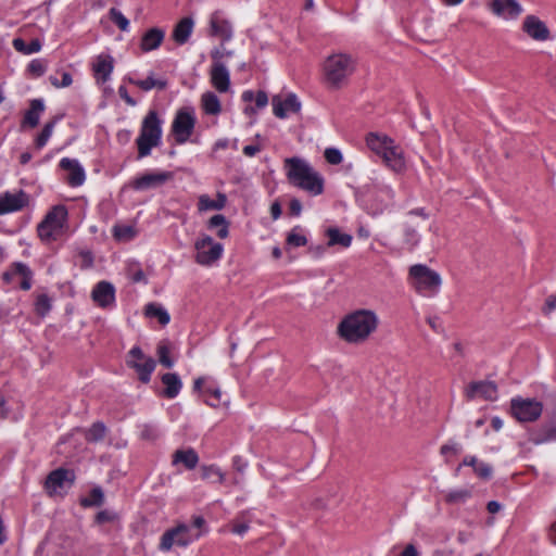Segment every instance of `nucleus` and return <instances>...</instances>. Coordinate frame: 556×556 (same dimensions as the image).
Instances as JSON below:
<instances>
[{
	"label": "nucleus",
	"mask_w": 556,
	"mask_h": 556,
	"mask_svg": "<svg viewBox=\"0 0 556 556\" xmlns=\"http://www.w3.org/2000/svg\"><path fill=\"white\" fill-rule=\"evenodd\" d=\"M379 319L371 309H357L348 314L338 325V334L348 343L361 344L377 330Z\"/></svg>",
	"instance_id": "nucleus-1"
},
{
	"label": "nucleus",
	"mask_w": 556,
	"mask_h": 556,
	"mask_svg": "<svg viewBox=\"0 0 556 556\" xmlns=\"http://www.w3.org/2000/svg\"><path fill=\"white\" fill-rule=\"evenodd\" d=\"M288 168L287 177L293 186L313 194L318 195L324 191V178L302 159L290 157L285 160Z\"/></svg>",
	"instance_id": "nucleus-2"
},
{
	"label": "nucleus",
	"mask_w": 556,
	"mask_h": 556,
	"mask_svg": "<svg viewBox=\"0 0 556 556\" xmlns=\"http://www.w3.org/2000/svg\"><path fill=\"white\" fill-rule=\"evenodd\" d=\"M356 68L355 60L348 53H332L324 62L323 72L326 84L333 89L345 86Z\"/></svg>",
	"instance_id": "nucleus-3"
},
{
	"label": "nucleus",
	"mask_w": 556,
	"mask_h": 556,
	"mask_svg": "<svg viewBox=\"0 0 556 556\" xmlns=\"http://www.w3.org/2000/svg\"><path fill=\"white\" fill-rule=\"evenodd\" d=\"M162 137V122L156 111H149L142 121L140 134L136 139L138 159L148 156L152 148L157 147Z\"/></svg>",
	"instance_id": "nucleus-4"
},
{
	"label": "nucleus",
	"mask_w": 556,
	"mask_h": 556,
	"mask_svg": "<svg viewBox=\"0 0 556 556\" xmlns=\"http://www.w3.org/2000/svg\"><path fill=\"white\" fill-rule=\"evenodd\" d=\"M409 276L415 280L418 292L428 291L434 294L441 286L440 275L426 265L417 264L409 268Z\"/></svg>",
	"instance_id": "nucleus-5"
},
{
	"label": "nucleus",
	"mask_w": 556,
	"mask_h": 556,
	"mask_svg": "<svg viewBox=\"0 0 556 556\" xmlns=\"http://www.w3.org/2000/svg\"><path fill=\"white\" fill-rule=\"evenodd\" d=\"M126 364L137 372L142 383L150 381L151 374L156 366L155 361L151 356L146 355L139 346H134L128 352Z\"/></svg>",
	"instance_id": "nucleus-6"
},
{
	"label": "nucleus",
	"mask_w": 556,
	"mask_h": 556,
	"mask_svg": "<svg viewBox=\"0 0 556 556\" xmlns=\"http://www.w3.org/2000/svg\"><path fill=\"white\" fill-rule=\"evenodd\" d=\"M201 533H197L194 536L190 534V529L185 523H179L178 526L167 529L162 538L159 545V548L163 552H168L174 544L178 546L186 547L193 540L199 539Z\"/></svg>",
	"instance_id": "nucleus-7"
},
{
	"label": "nucleus",
	"mask_w": 556,
	"mask_h": 556,
	"mask_svg": "<svg viewBox=\"0 0 556 556\" xmlns=\"http://www.w3.org/2000/svg\"><path fill=\"white\" fill-rule=\"evenodd\" d=\"M543 410L541 402L532 399H513L510 402L511 415L521 422L536 420Z\"/></svg>",
	"instance_id": "nucleus-8"
},
{
	"label": "nucleus",
	"mask_w": 556,
	"mask_h": 556,
	"mask_svg": "<svg viewBox=\"0 0 556 556\" xmlns=\"http://www.w3.org/2000/svg\"><path fill=\"white\" fill-rule=\"evenodd\" d=\"M197 251L195 262L203 266H210L218 261L223 254V245L213 241L212 237L203 236L194 243Z\"/></svg>",
	"instance_id": "nucleus-9"
},
{
	"label": "nucleus",
	"mask_w": 556,
	"mask_h": 556,
	"mask_svg": "<svg viewBox=\"0 0 556 556\" xmlns=\"http://www.w3.org/2000/svg\"><path fill=\"white\" fill-rule=\"evenodd\" d=\"M195 118L186 110H179L172 124V132L178 144L185 143L193 132Z\"/></svg>",
	"instance_id": "nucleus-10"
},
{
	"label": "nucleus",
	"mask_w": 556,
	"mask_h": 556,
	"mask_svg": "<svg viewBox=\"0 0 556 556\" xmlns=\"http://www.w3.org/2000/svg\"><path fill=\"white\" fill-rule=\"evenodd\" d=\"M75 480V475L72 470L65 468H58L49 472L45 480L43 488L48 494V496L53 497L56 495H62L61 490L65 486L66 483L72 485Z\"/></svg>",
	"instance_id": "nucleus-11"
},
{
	"label": "nucleus",
	"mask_w": 556,
	"mask_h": 556,
	"mask_svg": "<svg viewBox=\"0 0 556 556\" xmlns=\"http://www.w3.org/2000/svg\"><path fill=\"white\" fill-rule=\"evenodd\" d=\"M464 392L468 401H472L476 397H482L485 401H495L497 399V386L489 380L472 381L465 388Z\"/></svg>",
	"instance_id": "nucleus-12"
},
{
	"label": "nucleus",
	"mask_w": 556,
	"mask_h": 556,
	"mask_svg": "<svg viewBox=\"0 0 556 556\" xmlns=\"http://www.w3.org/2000/svg\"><path fill=\"white\" fill-rule=\"evenodd\" d=\"M491 11L503 18H517L522 9L516 0H491L489 3Z\"/></svg>",
	"instance_id": "nucleus-13"
},
{
	"label": "nucleus",
	"mask_w": 556,
	"mask_h": 556,
	"mask_svg": "<svg viewBox=\"0 0 556 556\" xmlns=\"http://www.w3.org/2000/svg\"><path fill=\"white\" fill-rule=\"evenodd\" d=\"M173 174L169 172L162 173H147L138 178H136L131 186L136 190H146L150 188H155L164 185L167 180L172 179Z\"/></svg>",
	"instance_id": "nucleus-14"
},
{
	"label": "nucleus",
	"mask_w": 556,
	"mask_h": 556,
	"mask_svg": "<svg viewBox=\"0 0 556 556\" xmlns=\"http://www.w3.org/2000/svg\"><path fill=\"white\" fill-rule=\"evenodd\" d=\"M28 197L24 191L17 193L5 192L0 195V215L22 210L27 205Z\"/></svg>",
	"instance_id": "nucleus-15"
},
{
	"label": "nucleus",
	"mask_w": 556,
	"mask_h": 556,
	"mask_svg": "<svg viewBox=\"0 0 556 556\" xmlns=\"http://www.w3.org/2000/svg\"><path fill=\"white\" fill-rule=\"evenodd\" d=\"M522 30L534 40L544 41L549 38V30L547 26L534 15H528L525 18Z\"/></svg>",
	"instance_id": "nucleus-16"
},
{
	"label": "nucleus",
	"mask_w": 556,
	"mask_h": 556,
	"mask_svg": "<svg viewBox=\"0 0 556 556\" xmlns=\"http://www.w3.org/2000/svg\"><path fill=\"white\" fill-rule=\"evenodd\" d=\"M60 167L68 173L66 181L72 187H78L86 179L85 170L77 160L64 157L60 161Z\"/></svg>",
	"instance_id": "nucleus-17"
},
{
	"label": "nucleus",
	"mask_w": 556,
	"mask_h": 556,
	"mask_svg": "<svg viewBox=\"0 0 556 556\" xmlns=\"http://www.w3.org/2000/svg\"><path fill=\"white\" fill-rule=\"evenodd\" d=\"M274 114L279 118H285L287 112L298 113L301 110V102L294 93H289L285 101L279 96L273 97L271 100Z\"/></svg>",
	"instance_id": "nucleus-18"
},
{
	"label": "nucleus",
	"mask_w": 556,
	"mask_h": 556,
	"mask_svg": "<svg viewBox=\"0 0 556 556\" xmlns=\"http://www.w3.org/2000/svg\"><path fill=\"white\" fill-rule=\"evenodd\" d=\"M91 298L101 307L112 305L115 300L114 286L108 281H100L93 288Z\"/></svg>",
	"instance_id": "nucleus-19"
},
{
	"label": "nucleus",
	"mask_w": 556,
	"mask_h": 556,
	"mask_svg": "<svg viewBox=\"0 0 556 556\" xmlns=\"http://www.w3.org/2000/svg\"><path fill=\"white\" fill-rule=\"evenodd\" d=\"M211 83L217 91H228L230 87V77L224 63H213L211 67Z\"/></svg>",
	"instance_id": "nucleus-20"
},
{
	"label": "nucleus",
	"mask_w": 556,
	"mask_h": 556,
	"mask_svg": "<svg viewBox=\"0 0 556 556\" xmlns=\"http://www.w3.org/2000/svg\"><path fill=\"white\" fill-rule=\"evenodd\" d=\"M114 68V60L109 54H101L97 56L92 65L94 77L98 83H105L109 80Z\"/></svg>",
	"instance_id": "nucleus-21"
},
{
	"label": "nucleus",
	"mask_w": 556,
	"mask_h": 556,
	"mask_svg": "<svg viewBox=\"0 0 556 556\" xmlns=\"http://www.w3.org/2000/svg\"><path fill=\"white\" fill-rule=\"evenodd\" d=\"M165 37V31L159 27L148 29L141 38L140 48L143 52H150L157 49Z\"/></svg>",
	"instance_id": "nucleus-22"
},
{
	"label": "nucleus",
	"mask_w": 556,
	"mask_h": 556,
	"mask_svg": "<svg viewBox=\"0 0 556 556\" xmlns=\"http://www.w3.org/2000/svg\"><path fill=\"white\" fill-rule=\"evenodd\" d=\"M193 24V20L190 16L181 18L173 29V40L179 46L187 43L192 34Z\"/></svg>",
	"instance_id": "nucleus-23"
},
{
	"label": "nucleus",
	"mask_w": 556,
	"mask_h": 556,
	"mask_svg": "<svg viewBox=\"0 0 556 556\" xmlns=\"http://www.w3.org/2000/svg\"><path fill=\"white\" fill-rule=\"evenodd\" d=\"M366 142L371 151L383 156L394 141L386 135L370 132L367 135Z\"/></svg>",
	"instance_id": "nucleus-24"
},
{
	"label": "nucleus",
	"mask_w": 556,
	"mask_h": 556,
	"mask_svg": "<svg viewBox=\"0 0 556 556\" xmlns=\"http://www.w3.org/2000/svg\"><path fill=\"white\" fill-rule=\"evenodd\" d=\"M198 463H199V456L193 448L177 450L173 454L172 464L174 466L178 465V464H182L186 469L192 470L197 467Z\"/></svg>",
	"instance_id": "nucleus-25"
},
{
	"label": "nucleus",
	"mask_w": 556,
	"mask_h": 556,
	"mask_svg": "<svg viewBox=\"0 0 556 556\" xmlns=\"http://www.w3.org/2000/svg\"><path fill=\"white\" fill-rule=\"evenodd\" d=\"M162 383L165 386L162 394L167 399H174L178 395L182 383L179 376L175 372H166L161 377Z\"/></svg>",
	"instance_id": "nucleus-26"
},
{
	"label": "nucleus",
	"mask_w": 556,
	"mask_h": 556,
	"mask_svg": "<svg viewBox=\"0 0 556 556\" xmlns=\"http://www.w3.org/2000/svg\"><path fill=\"white\" fill-rule=\"evenodd\" d=\"M382 159L384 163L396 173H401L405 168V160L403 157L402 151L399 149V147L394 146V142L384 153Z\"/></svg>",
	"instance_id": "nucleus-27"
},
{
	"label": "nucleus",
	"mask_w": 556,
	"mask_h": 556,
	"mask_svg": "<svg viewBox=\"0 0 556 556\" xmlns=\"http://www.w3.org/2000/svg\"><path fill=\"white\" fill-rule=\"evenodd\" d=\"M67 211L64 205L54 206L45 217L46 224L51 225L59 232L62 231L64 223L66 222Z\"/></svg>",
	"instance_id": "nucleus-28"
},
{
	"label": "nucleus",
	"mask_w": 556,
	"mask_h": 556,
	"mask_svg": "<svg viewBox=\"0 0 556 556\" xmlns=\"http://www.w3.org/2000/svg\"><path fill=\"white\" fill-rule=\"evenodd\" d=\"M45 110L43 101L40 99H34L30 101V108L25 113L23 125H28L34 128L39 124V115Z\"/></svg>",
	"instance_id": "nucleus-29"
},
{
	"label": "nucleus",
	"mask_w": 556,
	"mask_h": 556,
	"mask_svg": "<svg viewBox=\"0 0 556 556\" xmlns=\"http://www.w3.org/2000/svg\"><path fill=\"white\" fill-rule=\"evenodd\" d=\"M129 84H132L139 87L143 91H149L152 88H157L160 90H164L167 87L166 79H156L150 74L146 79H134L131 77L127 78Z\"/></svg>",
	"instance_id": "nucleus-30"
},
{
	"label": "nucleus",
	"mask_w": 556,
	"mask_h": 556,
	"mask_svg": "<svg viewBox=\"0 0 556 556\" xmlns=\"http://www.w3.org/2000/svg\"><path fill=\"white\" fill-rule=\"evenodd\" d=\"M201 104L204 112L208 115H217L222 111L219 99L212 91H206L202 94Z\"/></svg>",
	"instance_id": "nucleus-31"
},
{
	"label": "nucleus",
	"mask_w": 556,
	"mask_h": 556,
	"mask_svg": "<svg viewBox=\"0 0 556 556\" xmlns=\"http://www.w3.org/2000/svg\"><path fill=\"white\" fill-rule=\"evenodd\" d=\"M211 35L218 36L223 40H229L232 35L229 22L213 16L211 18Z\"/></svg>",
	"instance_id": "nucleus-32"
},
{
	"label": "nucleus",
	"mask_w": 556,
	"mask_h": 556,
	"mask_svg": "<svg viewBox=\"0 0 556 556\" xmlns=\"http://www.w3.org/2000/svg\"><path fill=\"white\" fill-rule=\"evenodd\" d=\"M326 235L329 238L327 247H333L338 244L343 248H349L352 243V236L340 232L338 228H328Z\"/></svg>",
	"instance_id": "nucleus-33"
},
{
	"label": "nucleus",
	"mask_w": 556,
	"mask_h": 556,
	"mask_svg": "<svg viewBox=\"0 0 556 556\" xmlns=\"http://www.w3.org/2000/svg\"><path fill=\"white\" fill-rule=\"evenodd\" d=\"M106 427L103 422L97 421L91 425L85 432V439L89 443H97L102 441L106 435Z\"/></svg>",
	"instance_id": "nucleus-34"
},
{
	"label": "nucleus",
	"mask_w": 556,
	"mask_h": 556,
	"mask_svg": "<svg viewBox=\"0 0 556 556\" xmlns=\"http://www.w3.org/2000/svg\"><path fill=\"white\" fill-rule=\"evenodd\" d=\"M226 195L223 193L217 194V200H212L207 195H201L199 198V210H222L226 204Z\"/></svg>",
	"instance_id": "nucleus-35"
},
{
	"label": "nucleus",
	"mask_w": 556,
	"mask_h": 556,
	"mask_svg": "<svg viewBox=\"0 0 556 556\" xmlns=\"http://www.w3.org/2000/svg\"><path fill=\"white\" fill-rule=\"evenodd\" d=\"M104 503V493L100 486H94L87 497L80 498L83 507H100Z\"/></svg>",
	"instance_id": "nucleus-36"
},
{
	"label": "nucleus",
	"mask_w": 556,
	"mask_h": 556,
	"mask_svg": "<svg viewBox=\"0 0 556 556\" xmlns=\"http://www.w3.org/2000/svg\"><path fill=\"white\" fill-rule=\"evenodd\" d=\"M144 314L148 317L157 318L161 325L165 326L169 323V314L161 305L150 303L144 308Z\"/></svg>",
	"instance_id": "nucleus-37"
},
{
	"label": "nucleus",
	"mask_w": 556,
	"mask_h": 556,
	"mask_svg": "<svg viewBox=\"0 0 556 556\" xmlns=\"http://www.w3.org/2000/svg\"><path fill=\"white\" fill-rule=\"evenodd\" d=\"M13 47L17 52L23 54H31L38 52L41 49V42L39 39H33L29 45H26L22 38H15L13 40Z\"/></svg>",
	"instance_id": "nucleus-38"
},
{
	"label": "nucleus",
	"mask_w": 556,
	"mask_h": 556,
	"mask_svg": "<svg viewBox=\"0 0 556 556\" xmlns=\"http://www.w3.org/2000/svg\"><path fill=\"white\" fill-rule=\"evenodd\" d=\"M208 227L210 228L220 227L218 232H217V236L220 239L227 238V236H228V222H227V219H226V217L224 215L217 214V215L212 216L210 218V220H208Z\"/></svg>",
	"instance_id": "nucleus-39"
},
{
	"label": "nucleus",
	"mask_w": 556,
	"mask_h": 556,
	"mask_svg": "<svg viewBox=\"0 0 556 556\" xmlns=\"http://www.w3.org/2000/svg\"><path fill=\"white\" fill-rule=\"evenodd\" d=\"M58 118H59L58 116L54 117L53 119H51L43 126L41 132L38 135V137L35 140V146L37 149H41L48 142V140L51 137V134L53 131V128L58 122Z\"/></svg>",
	"instance_id": "nucleus-40"
},
{
	"label": "nucleus",
	"mask_w": 556,
	"mask_h": 556,
	"mask_svg": "<svg viewBox=\"0 0 556 556\" xmlns=\"http://www.w3.org/2000/svg\"><path fill=\"white\" fill-rule=\"evenodd\" d=\"M404 242L410 247H415L419 242V236L417 231V225L407 220L404 224Z\"/></svg>",
	"instance_id": "nucleus-41"
},
{
	"label": "nucleus",
	"mask_w": 556,
	"mask_h": 556,
	"mask_svg": "<svg viewBox=\"0 0 556 556\" xmlns=\"http://www.w3.org/2000/svg\"><path fill=\"white\" fill-rule=\"evenodd\" d=\"M169 353V343L167 341L160 342L157 345L159 362L166 368H172L174 366V361L170 358Z\"/></svg>",
	"instance_id": "nucleus-42"
},
{
	"label": "nucleus",
	"mask_w": 556,
	"mask_h": 556,
	"mask_svg": "<svg viewBox=\"0 0 556 556\" xmlns=\"http://www.w3.org/2000/svg\"><path fill=\"white\" fill-rule=\"evenodd\" d=\"M137 231L132 226H115L113 229L114 238L119 241H129L136 236Z\"/></svg>",
	"instance_id": "nucleus-43"
},
{
	"label": "nucleus",
	"mask_w": 556,
	"mask_h": 556,
	"mask_svg": "<svg viewBox=\"0 0 556 556\" xmlns=\"http://www.w3.org/2000/svg\"><path fill=\"white\" fill-rule=\"evenodd\" d=\"M471 496V492L467 489L451 491L446 496L445 501L450 504H458L465 502Z\"/></svg>",
	"instance_id": "nucleus-44"
},
{
	"label": "nucleus",
	"mask_w": 556,
	"mask_h": 556,
	"mask_svg": "<svg viewBox=\"0 0 556 556\" xmlns=\"http://www.w3.org/2000/svg\"><path fill=\"white\" fill-rule=\"evenodd\" d=\"M110 20L117 25V27L126 31L129 26V21L115 8H112L109 12Z\"/></svg>",
	"instance_id": "nucleus-45"
},
{
	"label": "nucleus",
	"mask_w": 556,
	"mask_h": 556,
	"mask_svg": "<svg viewBox=\"0 0 556 556\" xmlns=\"http://www.w3.org/2000/svg\"><path fill=\"white\" fill-rule=\"evenodd\" d=\"M201 477L204 480H208L213 477H217L218 482L223 483L225 480V475L214 465L211 466H202L201 467Z\"/></svg>",
	"instance_id": "nucleus-46"
},
{
	"label": "nucleus",
	"mask_w": 556,
	"mask_h": 556,
	"mask_svg": "<svg viewBox=\"0 0 556 556\" xmlns=\"http://www.w3.org/2000/svg\"><path fill=\"white\" fill-rule=\"evenodd\" d=\"M38 236L42 240H50L55 239V237L60 233L56 229H54L51 225L46 224L45 220H42L37 228Z\"/></svg>",
	"instance_id": "nucleus-47"
},
{
	"label": "nucleus",
	"mask_w": 556,
	"mask_h": 556,
	"mask_svg": "<svg viewBox=\"0 0 556 556\" xmlns=\"http://www.w3.org/2000/svg\"><path fill=\"white\" fill-rule=\"evenodd\" d=\"M47 70V63L43 60L35 59L33 60L27 67V71L30 75L35 77H40L45 74Z\"/></svg>",
	"instance_id": "nucleus-48"
},
{
	"label": "nucleus",
	"mask_w": 556,
	"mask_h": 556,
	"mask_svg": "<svg viewBox=\"0 0 556 556\" xmlns=\"http://www.w3.org/2000/svg\"><path fill=\"white\" fill-rule=\"evenodd\" d=\"M127 273L132 282H146V275L138 263H130Z\"/></svg>",
	"instance_id": "nucleus-49"
},
{
	"label": "nucleus",
	"mask_w": 556,
	"mask_h": 556,
	"mask_svg": "<svg viewBox=\"0 0 556 556\" xmlns=\"http://www.w3.org/2000/svg\"><path fill=\"white\" fill-rule=\"evenodd\" d=\"M36 312L40 316H45L51 309L50 299L46 294H40L36 300Z\"/></svg>",
	"instance_id": "nucleus-50"
},
{
	"label": "nucleus",
	"mask_w": 556,
	"mask_h": 556,
	"mask_svg": "<svg viewBox=\"0 0 556 556\" xmlns=\"http://www.w3.org/2000/svg\"><path fill=\"white\" fill-rule=\"evenodd\" d=\"M298 228L299 227H295L294 229H292L288 233V236H287V244L292 245V247H303V245H306L307 239H306L305 236L295 232V230Z\"/></svg>",
	"instance_id": "nucleus-51"
},
{
	"label": "nucleus",
	"mask_w": 556,
	"mask_h": 556,
	"mask_svg": "<svg viewBox=\"0 0 556 556\" xmlns=\"http://www.w3.org/2000/svg\"><path fill=\"white\" fill-rule=\"evenodd\" d=\"M326 161L331 165H338L342 162V153L336 148H327L324 152Z\"/></svg>",
	"instance_id": "nucleus-52"
},
{
	"label": "nucleus",
	"mask_w": 556,
	"mask_h": 556,
	"mask_svg": "<svg viewBox=\"0 0 556 556\" xmlns=\"http://www.w3.org/2000/svg\"><path fill=\"white\" fill-rule=\"evenodd\" d=\"M204 394H210L208 397L205 399V403L212 407H217L220 404L222 392L218 388L215 389H206Z\"/></svg>",
	"instance_id": "nucleus-53"
},
{
	"label": "nucleus",
	"mask_w": 556,
	"mask_h": 556,
	"mask_svg": "<svg viewBox=\"0 0 556 556\" xmlns=\"http://www.w3.org/2000/svg\"><path fill=\"white\" fill-rule=\"evenodd\" d=\"M118 519V515L114 511H110L108 509L101 510L96 515V522L99 525L105 522H114Z\"/></svg>",
	"instance_id": "nucleus-54"
},
{
	"label": "nucleus",
	"mask_w": 556,
	"mask_h": 556,
	"mask_svg": "<svg viewBox=\"0 0 556 556\" xmlns=\"http://www.w3.org/2000/svg\"><path fill=\"white\" fill-rule=\"evenodd\" d=\"M475 473L479 478L488 480L492 476V467L483 462H478L477 466H475Z\"/></svg>",
	"instance_id": "nucleus-55"
},
{
	"label": "nucleus",
	"mask_w": 556,
	"mask_h": 556,
	"mask_svg": "<svg viewBox=\"0 0 556 556\" xmlns=\"http://www.w3.org/2000/svg\"><path fill=\"white\" fill-rule=\"evenodd\" d=\"M49 80L51 83L52 86L56 87V88H60V87H68L72 85L73 83V79H72V76L70 73L67 72H64L62 74V81L59 83L58 78L54 77V76H50L49 77Z\"/></svg>",
	"instance_id": "nucleus-56"
},
{
	"label": "nucleus",
	"mask_w": 556,
	"mask_h": 556,
	"mask_svg": "<svg viewBox=\"0 0 556 556\" xmlns=\"http://www.w3.org/2000/svg\"><path fill=\"white\" fill-rule=\"evenodd\" d=\"M232 52L226 50L224 47L216 48L211 52L213 63H223L222 60L227 56H231Z\"/></svg>",
	"instance_id": "nucleus-57"
},
{
	"label": "nucleus",
	"mask_w": 556,
	"mask_h": 556,
	"mask_svg": "<svg viewBox=\"0 0 556 556\" xmlns=\"http://www.w3.org/2000/svg\"><path fill=\"white\" fill-rule=\"evenodd\" d=\"M554 309H556V293L548 295L541 308L545 316L549 315Z\"/></svg>",
	"instance_id": "nucleus-58"
},
{
	"label": "nucleus",
	"mask_w": 556,
	"mask_h": 556,
	"mask_svg": "<svg viewBox=\"0 0 556 556\" xmlns=\"http://www.w3.org/2000/svg\"><path fill=\"white\" fill-rule=\"evenodd\" d=\"M159 437L157 431L154 427L146 425L141 431V439L147 441H154Z\"/></svg>",
	"instance_id": "nucleus-59"
},
{
	"label": "nucleus",
	"mask_w": 556,
	"mask_h": 556,
	"mask_svg": "<svg viewBox=\"0 0 556 556\" xmlns=\"http://www.w3.org/2000/svg\"><path fill=\"white\" fill-rule=\"evenodd\" d=\"M249 528L250 525L248 521L235 520L232 522L231 531L236 534L242 535L249 530Z\"/></svg>",
	"instance_id": "nucleus-60"
},
{
	"label": "nucleus",
	"mask_w": 556,
	"mask_h": 556,
	"mask_svg": "<svg viewBox=\"0 0 556 556\" xmlns=\"http://www.w3.org/2000/svg\"><path fill=\"white\" fill-rule=\"evenodd\" d=\"M12 274L13 275H21L22 277H25L27 275H31L30 269L27 267V265L23 263H14L12 266Z\"/></svg>",
	"instance_id": "nucleus-61"
},
{
	"label": "nucleus",
	"mask_w": 556,
	"mask_h": 556,
	"mask_svg": "<svg viewBox=\"0 0 556 556\" xmlns=\"http://www.w3.org/2000/svg\"><path fill=\"white\" fill-rule=\"evenodd\" d=\"M118 94L128 105L135 106L137 104L136 100L128 94L125 86H119Z\"/></svg>",
	"instance_id": "nucleus-62"
},
{
	"label": "nucleus",
	"mask_w": 556,
	"mask_h": 556,
	"mask_svg": "<svg viewBox=\"0 0 556 556\" xmlns=\"http://www.w3.org/2000/svg\"><path fill=\"white\" fill-rule=\"evenodd\" d=\"M267 102H268V97H267V93L265 91H257L256 96H255V104L258 109H262L264 106L267 105Z\"/></svg>",
	"instance_id": "nucleus-63"
},
{
	"label": "nucleus",
	"mask_w": 556,
	"mask_h": 556,
	"mask_svg": "<svg viewBox=\"0 0 556 556\" xmlns=\"http://www.w3.org/2000/svg\"><path fill=\"white\" fill-rule=\"evenodd\" d=\"M290 214L299 216L302 212V204L298 199H292L289 203Z\"/></svg>",
	"instance_id": "nucleus-64"
}]
</instances>
